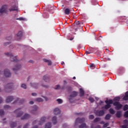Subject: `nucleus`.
<instances>
[{
	"label": "nucleus",
	"instance_id": "f257e3e1",
	"mask_svg": "<svg viewBox=\"0 0 128 128\" xmlns=\"http://www.w3.org/2000/svg\"><path fill=\"white\" fill-rule=\"evenodd\" d=\"M120 97H116L114 98V102H114L113 104L116 106V110H120V108H122V105L118 102H120Z\"/></svg>",
	"mask_w": 128,
	"mask_h": 128
},
{
	"label": "nucleus",
	"instance_id": "f03ea898",
	"mask_svg": "<svg viewBox=\"0 0 128 128\" xmlns=\"http://www.w3.org/2000/svg\"><path fill=\"white\" fill-rule=\"evenodd\" d=\"M105 102L107 104L104 107L105 110H108L110 108V104H112L114 101L112 100H106L105 101Z\"/></svg>",
	"mask_w": 128,
	"mask_h": 128
},
{
	"label": "nucleus",
	"instance_id": "7ed1b4c3",
	"mask_svg": "<svg viewBox=\"0 0 128 128\" xmlns=\"http://www.w3.org/2000/svg\"><path fill=\"white\" fill-rule=\"evenodd\" d=\"M6 56H10V58H11V60L12 62H16V57L14 56L12 54V53H8L7 52L6 54Z\"/></svg>",
	"mask_w": 128,
	"mask_h": 128
},
{
	"label": "nucleus",
	"instance_id": "20e7f679",
	"mask_svg": "<svg viewBox=\"0 0 128 128\" xmlns=\"http://www.w3.org/2000/svg\"><path fill=\"white\" fill-rule=\"evenodd\" d=\"M4 76L6 78H8V76H11L10 72V70H8V69H6L4 70Z\"/></svg>",
	"mask_w": 128,
	"mask_h": 128
},
{
	"label": "nucleus",
	"instance_id": "39448f33",
	"mask_svg": "<svg viewBox=\"0 0 128 128\" xmlns=\"http://www.w3.org/2000/svg\"><path fill=\"white\" fill-rule=\"evenodd\" d=\"M6 8L8 7L6 6H4L2 8L0 9V15L2 14V12H6Z\"/></svg>",
	"mask_w": 128,
	"mask_h": 128
},
{
	"label": "nucleus",
	"instance_id": "423d86ee",
	"mask_svg": "<svg viewBox=\"0 0 128 128\" xmlns=\"http://www.w3.org/2000/svg\"><path fill=\"white\" fill-rule=\"evenodd\" d=\"M96 114V116H104V111L102 110L99 112H97Z\"/></svg>",
	"mask_w": 128,
	"mask_h": 128
},
{
	"label": "nucleus",
	"instance_id": "0eeeda50",
	"mask_svg": "<svg viewBox=\"0 0 128 128\" xmlns=\"http://www.w3.org/2000/svg\"><path fill=\"white\" fill-rule=\"evenodd\" d=\"M22 68L20 64H17L12 68V70H18Z\"/></svg>",
	"mask_w": 128,
	"mask_h": 128
},
{
	"label": "nucleus",
	"instance_id": "6e6552de",
	"mask_svg": "<svg viewBox=\"0 0 128 128\" xmlns=\"http://www.w3.org/2000/svg\"><path fill=\"white\" fill-rule=\"evenodd\" d=\"M84 120H86L84 118L80 119L78 118L76 120L75 124H76L79 122H84Z\"/></svg>",
	"mask_w": 128,
	"mask_h": 128
},
{
	"label": "nucleus",
	"instance_id": "1a4fd4ad",
	"mask_svg": "<svg viewBox=\"0 0 128 128\" xmlns=\"http://www.w3.org/2000/svg\"><path fill=\"white\" fill-rule=\"evenodd\" d=\"M12 100H14L12 96H8L6 99V102H12Z\"/></svg>",
	"mask_w": 128,
	"mask_h": 128
},
{
	"label": "nucleus",
	"instance_id": "9d476101",
	"mask_svg": "<svg viewBox=\"0 0 128 128\" xmlns=\"http://www.w3.org/2000/svg\"><path fill=\"white\" fill-rule=\"evenodd\" d=\"M54 114H58L60 112V110L58 109V108H56L54 110Z\"/></svg>",
	"mask_w": 128,
	"mask_h": 128
},
{
	"label": "nucleus",
	"instance_id": "9b49d317",
	"mask_svg": "<svg viewBox=\"0 0 128 128\" xmlns=\"http://www.w3.org/2000/svg\"><path fill=\"white\" fill-rule=\"evenodd\" d=\"M52 123L53 124H56L58 120H56V117L54 116L52 118Z\"/></svg>",
	"mask_w": 128,
	"mask_h": 128
},
{
	"label": "nucleus",
	"instance_id": "f8f14e48",
	"mask_svg": "<svg viewBox=\"0 0 128 128\" xmlns=\"http://www.w3.org/2000/svg\"><path fill=\"white\" fill-rule=\"evenodd\" d=\"M43 61L44 62H48V66H52V61H50V60H48V59H44Z\"/></svg>",
	"mask_w": 128,
	"mask_h": 128
},
{
	"label": "nucleus",
	"instance_id": "ddd939ff",
	"mask_svg": "<svg viewBox=\"0 0 128 128\" xmlns=\"http://www.w3.org/2000/svg\"><path fill=\"white\" fill-rule=\"evenodd\" d=\"M12 10H18V6L16 5L13 6L11 8H10V12Z\"/></svg>",
	"mask_w": 128,
	"mask_h": 128
},
{
	"label": "nucleus",
	"instance_id": "4468645a",
	"mask_svg": "<svg viewBox=\"0 0 128 128\" xmlns=\"http://www.w3.org/2000/svg\"><path fill=\"white\" fill-rule=\"evenodd\" d=\"M30 118V115L28 114H25L24 116L22 118V120H26Z\"/></svg>",
	"mask_w": 128,
	"mask_h": 128
},
{
	"label": "nucleus",
	"instance_id": "2eb2a0df",
	"mask_svg": "<svg viewBox=\"0 0 128 128\" xmlns=\"http://www.w3.org/2000/svg\"><path fill=\"white\" fill-rule=\"evenodd\" d=\"M65 14H70V10L68 8L65 9L64 10Z\"/></svg>",
	"mask_w": 128,
	"mask_h": 128
},
{
	"label": "nucleus",
	"instance_id": "dca6fc26",
	"mask_svg": "<svg viewBox=\"0 0 128 128\" xmlns=\"http://www.w3.org/2000/svg\"><path fill=\"white\" fill-rule=\"evenodd\" d=\"M116 116H118V118H120V116H122V112L118 111L116 113Z\"/></svg>",
	"mask_w": 128,
	"mask_h": 128
},
{
	"label": "nucleus",
	"instance_id": "f3484780",
	"mask_svg": "<svg viewBox=\"0 0 128 128\" xmlns=\"http://www.w3.org/2000/svg\"><path fill=\"white\" fill-rule=\"evenodd\" d=\"M76 94H78V93L76 92H73L72 94L70 96L71 98H74V96H76Z\"/></svg>",
	"mask_w": 128,
	"mask_h": 128
},
{
	"label": "nucleus",
	"instance_id": "a211bd4d",
	"mask_svg": "<svg viewBox=\"0 0 128 128\" xmlns=\"http://www.w3.org/2000/svg\"><path fill=\"white\" fill-rule=\"evenodd\" d=\"M36 102H44V100L42 98H36Z\"/></svg>",
	"mask_w": 128,
	"mask_h": 128
},
{
	"label": "nucleus",
	"instance_id": "6ab92c4d",
	"mask_svg": "<svg viewBox=\"0 0 128 128\" xmlns=\"http://www.w3.org/2000/svg\"><path fill=\"white\" fill-rule=\"evenodd\" d=\"M52 128V126L50 125V123H48L46 124L45 128Z\"/></svg>",
	"mask_w": 128,
	"mask_h": 128
},
{
	"label": "nucleus",
	"instance_id": "aec40b11",
	"mask_svg": "<svg viewBox=\"0 0 128 128\" xmlns=\"http://www.w3.org/2000/svg\"><path fill=\"white\" fill-rule=\"evenodd\" d=\"M109 112L110 114H114L115 112L114 110L112 108L109 110Z\"/></svg>",
	"mask_w": 128,
	"mask_h": 128
},
{
	"label": "nucleus",
	"instance_id": "412c9836",
	"mask_svg": "<svg viewBox=\"0 0 128 128\" xmlns=\"http://www.w3.org/2000/svg\"><path fill=\"white\" fill-rule=\"evenodd\" d=\"M80 90L81 96H84V90H82V88H80Z\"/></svg>",
	"mask_w": 128,
	"mask_h": 128
},
{
	"label": "nucleus",
	"instance_id": "4be33fe9",
	"mask_svg": "<svg viewBox=\"0 0 128 128\" xmlns=\"http://www.w3.org/2000/svg\"><path fill=\"white\" fill-rule=\"evenodd\" d=\"M110 114H108L106 116L105 118L106 120H110Z\"/></svg>",
	"mask_w": 128,
	"mask_h": 128
},
{
	"label": "nucleus",
	"instance_id": "5701e85b",
	"mask_svg": "<svg viewBox=\"0 0 128 128\" xmlns=\"http://www.w3.org/2000/svg\"><path fill=\"white\" fill-rule=\"evenodd\" d=\"M22 36V32H18V33L17 34V36L18 38H20V36Z\"/></svg>",
	"mask_w": 128,
	"mask_h": 128
},
{
	"label": "nucleus",
	"instance_id": "b1692460",
	"mask_svg": "<svg viewBox=\"0 0 128 128\" xmlns=\"http://www.w3.org/2000/svg\"><path fill=\"white\" fill-rule=\"evenodd\" d=\"M124 110H128V105L126 104L124 106V108H123Z\"/></svg>",
	"mask_w": 128,
	"mask_h": 128
},
{
	"label": "nucleus",
	"instance_id": "393cba45",
	"mask_svg": "<svg viewBox=\"0 0 128 128\" xmlns=\"http://www.w3.org/2000/svg\"><path fill=\"white\" fill-rule=\"evenodd\" d=\"M80 128H86V124H82L80 126H79Z\"/></svg>",
	"mask_w": 128,
	"mask_h": 128
},
{
	"label": "nucleus",
	"instance_id": "a878e982",
	"mask_svg": "<svg viewBox=\"0 0 128 128\" xmlns=\"http://www.w3.org/2000/svg\"><path fill=\"white\" fill-rule=\"evenodd\" d=\"M56 102H58V104H62V99H58Z\"/></svg>",
	"mask_w": 128,
	"mask_h": 128
},
{
	"label": "nucleus",
	"instance_id": "bb28decb",
	"mask_svg": "<svg viewBox=\"0 0 128 128\" xmlns=\"http://www.w3.org/2000/svg\"><path fill=\"white\" fill-rule=\"evenodd\" d=\"M22 112H19L18 113L17 116H22Z\"/></svg>",
	"mask_w": 128,
	"mask_h": 128
},
{
	"label": "nucleus",
	"instance_id": "cd10ccee",
	"mask_svg": "<svg viewBox=\"0 0 128 128\" xmlns=\"http://www.w3.org/2000/svg\"><path fill=\"white\" fill-rule=\"evenodd\" d=\"M21 87L22 88H26V84H22L21 85Z\"/></svg>",
	"mask_w": 128,
	"mask_h": 128
},
{
	"label": "nucleus",
	"instance_id": "c85d7f7f",
	"mask_svg": "<svg viewBox=\"0 0 128 128\" xmlns=\"http://www.w3.org/2000/svg\"><path fill=\"white\" fill-rule=\"evenodd\" d=\"M89 100L90 102H94V100L93 99V98H89Z\"/></svg>",
	"mask_w": 128,
	"mask_h": 128
},
{
	"label": "nucleus",
	"instance_id": "c756f323",
	"mask_svg": "<svg viewBox=\"0 0 128 128\" xmlns=\"http://www.w3.org/2000/svg\"><path fill=\"white\" fill-rule=\"evenodd\" d=\"M124 116L125 118H128V110L125 112Z\"/></svg>",
	"mask_w": 128,
	"mask_h": 128
},
{
	"label": "nucleus",
	"instance_id": "7c9ffc66",
	"mask_svg": "<svg viewBox=\"0 0 128 128\" xmlns=\"http://www.w3.org/2000/svg\"><path fill=\"white\" fill-rule=\"evenodd\" d=\"M100 118H96L94 120V122H100Z\"/></svg>",
	"mask_w": 128,
	"mask_h": 128
},
{
	"label": "nucleus",
	"instance_id": "2f4dec72",
	"mask_svg": "<svg viewBox=\"0 0 128 128\" xmlns=\"http://www.w3.org/2000/svg\"><path fill=\"white\" fill-rule=\"evenodd\" d=\"M124 124L128 125V121L127 120H124Z\"/></svg>",
	"mask_w": 128,
	"mask_h": 128
},
{
	"label": "nucleus",
	"instance_id": "473e14b6",
	"mask_svg": "<svg viewBox=\"0 0 128 128\" xmlns=\"http://www.w3.org/2000/svg\"><path fill=\"white\" fill-rule=\"evenodd\" d=\"M4 111L2 110H0V116L4 115Z\"/></svg>",
	"mask_w": 128,
	"mask_h": 128
},
{
	"label": "nucleus",
	"instance_id": "72a5a7b5",
	"mask_svg": "<svg viewBox=\"0 0 128 128\" xmlns=\"http://www.w3.org/2000/svg\"><path fill=\"white\" fill-rule=\"evenodd\" d=\"M46 120V117H43L41 119V122H44V120Z\"/></svg>",
	"mask_w": 128,
	"mask_h": 128
},
{
	"label": "nucleus",
	"instance_id": "f704fd0d",
	"mask_svg": "<svg viewBox=\"0 0 128 128\" xmlns=\"http://www.w3.org/2000/svg\"><path fill=\"white\" fill-rule=\"evenodd\" d=\"M108 126V123H106L104 124L103 128H106Z\"/></svg>",
	"mask_w": 128,
	"mask_h": 128
},
{
	"label": "nucleus",
	"instance_id": "c9c22d12",
	"mask_svg": "<svg viewBox=\"0 0 128 128\" xmlns=\"http://www.w3.org/2000/svg\"><path fill=\"white\" fill-rule=\"evenodd\" d=\"M16 126V123L14 122L11 124V128H14Z\"/></svg>",
	"mask_w": 128,
	"mask_h": 128
},
{
	"label": "nucleus",
	"instance_id": "e433bc0d",
	"mask_svg": "<svg viewBox=\"0 0 128 128\" xmlns=\"http://www.w3.org/2000/svg\"><path fill=\"white\" fill-rule=\"evenodd\" d=\"M32 86H33V88H36V86H38V84H32Z\"/></svg>",
	"mask_w": 128,
	"mask_h": 128
},
{
	"label": "nucleus",
	"instance_id": "4c0bfd02",
	"mask_svg": "<svg viewBox=\"0 0 128 128\" xmlns=\"http://www.w3.org/2000/svg\"><path fill=\"white\" fill-rule=\"evenodd\" d=\"M90 120H92V118H94V115H90V116H89Z\"/></svg>",
	"mask_w": 128,
	"mask_h": 128
},
{
	"label": "nucleus",
	"instance_id": "58836bf2",
	"mask_svg": "<svg viewBox=\"0 0 128 128\" xmlns=\"http://www.w3.org/2000/svg\"><path fill=\"white\" fill-rule=\"evenodd\" d=\"M18 20H26V19H24V18H18Z\"/></svg>",
	"mask_w": 128,
	"mask_h": 128
},
{
	"label": "nucleus",
	"instance_id": "ea45409f",
	"mask_svg": "<svg viewBox=\"0 0 128 128\" xmlns=\"http://www.w3.org/2000/svg\"><path fill=\"white\" fill-rule=\"evenodd\" d=\"M128 124L126 125H124V126H122V128H128Z\"/></svg>",
	"mask_w": 128,
	"mask_h": 128
},
{
	"label": "nucleus",
	"instance_id": "a19ab883",
	"mask_svg": "<svg viewBox=\"0 0 128 128\" xmlns=\"http://www.w3.org/2000/svg\"><path fill=\"white\" fill-rule=\"evenodd\" d=\"M60 88V85H57L55 88V90H58Z\"/></svg>",
	"mask_w": 128,
	"mask_h": 128
},
{
	"label": "nucleus",
	"instance_id": "79ce46f5",
	"mask_svg": "<svg viewBox=\"0 0 128 128\" xmlns=\"http://www.w3.org/2000/svg\"><path fill=\"white\" fill-rule=\"evenodd\" d=\"M77 26H78V24H80V22L78 21H77L75 22Z\"/></svg>",
	"mask_w": 128,
	"mask_h": 128
},
{
	"label": "nucleus",
	"instance_id": "37998d69",
	"mask_svg": "<svg viewBox=\"0 0 128 128\" xmlns=\"http://www.w3.org/2000/svg\"><path fill=\"white\" fill-rule=\"evenodd\" d=\"M90 68H94V64H91L90 65Z\"/></svg>",
	"mask_w": 128,
	"mask_h": 128
},
{
	"label": "nucleus",
	"instance_id": "c03bdc74",
	"mask_svg": "<svg viewBox=\"0 0 128 128\" xmlns=\"http://www.w3.org/2000/svg\"><path fill=\"white\" fill-rule=\"evenodd\" d=\"M32 95L33 96H36V93H32Z\"/></svg>",
	"mask_w": 128,
	"mask_h": 128
},
{
	"label": "nucleus",
	"instance_id": "a18cd8bd",
	"mask_svg": "<svg viewBox=\"0 0 128 128\" xmlns=\"http://www.w3.org/2000/svg\"><path fill=\"white\" fill-rule=\"evenodd\" d=\"M30 104H34V102L30 101L29 102Z\"/></svg>",
	"mask_w": 128,
	"mask_h": 128
},
{
	"label": "nucleus",
	"instance_id": "49530a36",
	"mask_svg": "<svg viewBox=\"0 0 128 128\" xmlns=\"http://www.w3.org/2000/svg\"><path fill=\"white\" fill-rule=\"evenodd\" d=\"M1 102H2V99L0 97V104H1Z\"/></svg>",
	"mask_w": 128,
	"mask_h": 128
},
{
	"label": "nucleus",
	"instance_id": "de8ad7c7",
	"mask_svg": "<svg viewBox=\"0 0 128 128\" xmlns=\"http://www.w3.org/2000/svg\"><path fill=\"white\" fill-rule=\"evenodd\" d=\"M44 98L45 100H48V98H46V97H43Z\"/></svg>",
	"mask_w": 128,
	"mask_h": 128
},
{
	"label": "nucleus",
	"instance_id": "09e8293b",
	"mask_svg": "<svg viewBox=\"0 0 128 128\" xmlns=\"http://www.w3.org/2000/svg\"><path fill=\"white\" fill-rule=\"evenodd\" d=\"M10 108V106H5V108Z\"/></svg>",
	"mask_w": 128,
	"mask_h": 128
},
{
	"label": "nucleus",
	"instance_id": "8fccbe9b",
	"mask_svg": "<svg viewBox=\"0 0 128 128\" xmlns=\"http://www.w3.org/2000/svg\"><path fill=\"white\" fill-rule=\"evenodd\" d=\"M90 54V52H88V51L86 52V54Z\"/></svg>",
	"mask_w": 128,
	"mask_h": 128
},
{
	"label": "nucleus",
	"instance_id": "3c124183",
	"mask_svg": "<svg viewBox=\"0 0 128 128\" xmlns=\"http://www.w3.org/2000/svg\"><path fill=\"white\" fill-rule=\"evenodd\" d=\"M96 128H100V126H97Z\"/></svg>",
	"mask_w": 128,
	"mask_h": 128
},
{
	"label": "nucleus",
	"instance_id": "603ef678",
	"mask_svg": "<svg viewBox=\"0 0 128 128\" xmlns=\"http://www.w3.org/2000/svg\"><path fill=\"white\" fill-rule=\"evenodd\" d=\"M34 108V110H36V108H38V107H36V106H35Z\"/></svg>",
	"mask_w": 128,
	"mask_h": 128
},
{
	"label": "nucleus",
	"instance_id": "864d4df0",
	"mask_svg": "<svg viewBox=\"0 0 128 128\" xmlns=\"http://www.w3.org/2000/svg\"><path fill=\"white\" fill-rule=\"evenodd\" d=\"M8 44H10V43H8V42L5 43L4 46H7Z\"/></svg>",
	"mask_w": 128,
	"mask_h": 128
},
{
	"label": "nucleus",
	"instance_id": "5fc2aeb1",
	"mask_svg": "<svg viewBox=\"0 0 128 128\" xmlns=\"http://www.w3.org/2000/svg\"><path fill=\"white\" fill-rule=\"evenodd\" d=\"M96 100H98V98H96Z\"/></svg>",
	"mask_w": 128,
	"mask_h": 128
},
{
	"label": "nucleus",
	"instance_id": "6e6d98bb",
	"mask_svg": "<svg viewBox=\"0 0 128 128\" xmlns=\"http://www.w3.org/2000/svg\"><path fill=\"white\" fill-rule=\"evenodd\" d=\"M73 80H76V77H73Z\"/></svg>",
	"mask_w": 128,
	"mask_h": 128
},
{
	"label": "nucleus",
	"instance_id": "4d7b16f0",
	"mask_svg": "<svg viewBox=\"0 0 128 128\" xmlns=\"http://www.w3.org/2000/svg\"><path fill=\"white\" fill-rule=\"evenodd\" d=\"M106 52H108V50L107 49V50H106Z\"/></svg>",
	"mask_w": 128,
	"mask_h": 128
},
{
	"label": "nucleus",
	"instance_id": "13d9d810",
	"mask_svg": "<svg viewBox=\"0 0 128 128\" xmlns=\"http://www.w3.org/2000/svg\"><path fill=\"white\" fill-rule=\"evenodd\" d=\"M100 102H101V104H102V102H102V101H100Z\"/></svg>",
	"mask_w": 128,
	"mask_h": 128
},
{
	"label": "nucleus",
	"instance_id": "bf43d9fd",
	"mask_svg": "<svg viewBox=\"0 0 128 128\" xmlns=\"http://www.w3.org/2000/svg\"><path fill=\"white\" fill-rule=\"evenodd\" d=\"M70 40H72V38H71V39Z\"/></svg>",
	"mask_w": 128,
	"mask_h": 128
},
{
	"label": "nucleus",
	"instance_id": "052dcab7",
	"mask_svg": "<svg viewBox=\"0 0 128 128\" xmlns=\"http://www.w3.org/2000/svg\"><path fill=\"white\" fill-rule=\"evenodd\" d=\"M69 100H70V98H69Z\"/></svg>",
	"mask_w": 128,
	"mask_h": 128
},
{
	"label": "nucleus",
	"instance_id": "680f3d73",
	"mask_svg": "<svg viewBox=\"0 0 128 128\" xmlns=\"http://www.w3.org/2000/svg\"><path fill=\"white\" fill-rule=\"evenodd\" d=\"M64 64V62L62 63V64Z\"/></svg>",
	"mask_w": 128,
	"mask_h": 128
},
{
	"label": "nucleus",
	"instance_id": "e2e57ef3",
	"mask_svg": "<svg viewBox=\"0 0 128 128\" xmlns=\"http://www.w3.org/2000/svg\"><path fill=\"white\" fill-rule=\"evenodd\" d=\"M16 112H18V110H17Z\"/></svg>",
	"mask_w": 128,
	"mask_h": 128
},
{
	"label": "nucleus",
	"instance_id": "0e129e2a",
	"mask_svg": "<svg viewBox=\"0 0 128 128\" xmlns=\"http://www.w3.org/2000/svg\"><path fill=\"white\" fill-rule=\"evenodd\" d=\"M107 128H110V127H108Z\"/></svg>",
	"mask_w": 128,
	"mask_h": 128
}]
</instances>
